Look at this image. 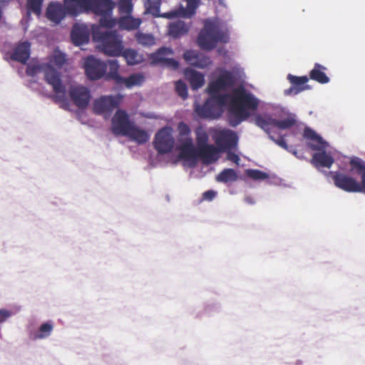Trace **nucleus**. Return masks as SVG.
<instances>
[{"mask_svg":"<svg viewBox=\"0 0 365 365\" xmlns=\"http://www.w3.org/2000/svg\"><path fill=\"white\" fill-rule=\"evenodd\" d=\"M245 78V72L239 66H234L231 71H222L207 88L210 98L202 106L195 104L196 113L203 118H217L222 114L225 106H227L228 122L232 127L237 126L250 116L249 110H256L259 103V100L243 87H234Z\"/></svg>","mask_w":365,"mask_h":365,"instance_id":"obj_1","label":"nucleus"},{"mask_svg":"<svg viewBox=\"0 0 365 365\" xmlns=\"http://www.w3.org/2000/svg\"><path fill=\"white\" fill-rule=\"evenodd\" d=\"M230 41V28L227 24L220 19H207L203 21L197 43L205 51L214 49L218 43H227Z\"/></svg>","mask_w":365,"mask_h":365,"instance_id":"obj_2","label":"nucleus"},{"mask_svg":"<svg viewBox=\"0 0 365 365\" xmlns=\"http://www.w3.org/2000/svg\"><path fill=\"white\" fill-rule=\"evenodd\" d=\"M26 74L31 77H35L39 73H43L46 83L50 85L55 96L54 101L56 103H61V107L66 109L68 104L66 98V88L63 84L61 75L50 64L41 63H29L26 67Z\"/></svg>","mask_w":365,"mask_h":365,"instance_id":"obj_3","label":"nucleus"},{"mask_svg":"<svg viewBox=\"0 0 365 365\" xmlns=\"http://www.w3.org/2000/svg\"><path fill=\"white\" fill-rule=\"evenodd\" d=\"M304 137L309 140L308 146L317 150L312 155V163L319 170L322 168H330L333 165L334 160L329 150V144L323 140L314 130L310 128H305L304 130Z\"/></svg>","mask_w":365,"mask_h":365,"instance_id":"obj_4","label":"nucleus"},{"mask_svg":"<svg viewBox=\"0 0 365 365\" xmlns=\"http://www.w3.org/2000/svg\"><path fill=\"white\" fill-rule=\"evenodd\" d=\"M93 38L99 50L106 55L118 56L123 53V37L116 31H94Z\"/></svg>","mask_w":365,"mask_h":365,"instance_id":"obj_5","label":"nucleus"},{"mask_svg":"<svg viewBox=\"0 0 365 365\" xmlns=\"http://www.w3.org/2000/svg\"><path fill=\"white\" fill-rule=\"evenodd\" d=\"M115 3L112 0H88V11L101 16L99 24L103 28H113L115 20L112 18Z\"/></svg>","mask_w":365,"mask_h":365,"instance_id":"obj_6","label":"nucleus"},{"mask_svg":"<svg viewBox=\"0 0 365 365\" xmlns=\"http://www.w3.org/2000/svg\"><path fill=\"white\" fill-rule=\"evenodd\" d=\"M297 122L296 115L294 113H288L287 116L280 120H276L269 116L257 115L255 118V123L261 128L267 134L273 128H277L280 130L288 129L295 125Z\"/></svg>","mask_w":365,"mask_h":365,"instance_id":"obj_7","label":"nucleus"},{"mask_svg":"<svg viewBox=\"0 0 365 365\" xmlns=\"http://www.w3.org/2000/svg\"><path fill=\"white\" fill-rule=\"evenodd\" d=\"M324 174L332 179L336 187L347 192H361V184L354 178L341 172H324Z\"/></svg>","mask_w":365,"mask_h":365,"instance_id":"obj_8","label":"nucleus"},{"mask_svg":"<svg viewBox=\"0 0 365 365\" xmlns=\"http://www.w3.org/2000/svg\"><path fill=\"white\" fill-rule=\"evenodd\" d=\"M153 144L160 154L171 152L175 145L173 130L168 127L160 129L155 135Z\"/></svg>","mask_w":365,"mask_h":365,"instance_id":"obj_9","label":"nucleus"},{"mask_svg":"<svg viewBox=\"0 0 365 365\" xmlns=\"http://www.w3.org/2000/svg\"><path fill=\"white\" fill-rule=\"evenodd\" d=\"M121 99L122 96L120 95L101 96L94 101L93 111L96 114L110 115L111 112L118 107Z\"/></svg>","mask_w":365,"mask_h":365,"instance_id":"obj_10","label":"nucleus"},{"mask_svg":"<svg viewBox=\"0 0 365 365\" xmlns=\"http://www.w3.org/2000/svg\"><path fill=\"white\" fill-rule=\"evenodd\" d=\"M135 123L123 110L118 109L111 120V130L116 135L124 136Z\"/></svg>","mask_w":365,"mask_h":365,"instance_id":"obj_11","label":"nucleus"},{"mask_svg":"<svg viewBox=\"0 0 365 365\" xmlns=\"http://www.w3.org/2000/svg\"><path fill=\"white\" fill-rule=\"evenodd\" d=\"M69 96L73 103L81 109L88 106L91 98L89 89L81 85L71 86Z\"/></svg>","mask_w":365,"mask_h":365,"instance_id":"obj_12","label":"nucleus"},{"mask_svg":"<svg viewBox=\"0 0 365 365\" xmlns=\"http://www.w3.org/2000/svg\"><path fill=\"white\" fill-rule=\"evenodd\" d=\"M84 68L90 79L96 80L105 74L106 65L94 56H90L85 59Z\"/></svg>","mask_w":365,"mask_h":365,"instance_id":"obj_13","label":"nucleus"},{"mask_svg":"<svg viewBox=\"0 0 365 365\" xmlns=\"http://www.w3.org/2000/svg\"><path fill=\"white\" fill-rule=\"evenodd\" d=\"M180 150V158L185 160L189 167L195 166L198 159V148L194 146L192 138L185 139Z\"/></svg>","mask_w":365,"mask_h":365,"instance_id":"obj_14","label":"nucleus"},{"mask_svg":"<svg viewBox=\"0 0 365 365\" xmlns=\"http://www.w3.org/2000/svg\"><path fill=\"white\" fill-rule=\"evenodd\" d=\"M187 3L186 7L180 5L178 9L163 13L164 18L171 19L177 16L191 18L196 12L201 0H185Z\"/></svg>","mask_w":365,"mask_h":365,"instance_id":"obj_15","label":"nucleus"},{"mask_svg":"<svg viewBox=\"0 0 365 365\" xmlns=\"http://www.w3.org/2000/svg\"><path fill=\"white\" fill-rule=\"evenodd\" d=\"M216 144L222 150L235 148L237 144L238 137L235 132L231 130H221L215 135Z\"/></svg>","mask_w":365,"mask_h":365,"instance_id":"obj_16","label":"nucleus"},{"mask_svg":"<svg viewBox=\"0 0 365 365\" xmlns=\"http://www.w3.org/2000/svg\"><path fill=\"white\" fill-rule=\"evenodd\" d=\"M187 63L200 68H205L212 64L210 58L205 54L194 50H187L183 54Z\"/></svg>","mask_w":365,"mask_h":365,"instance_id":"obj_17","label":"nucleus"},{"mask_svg":"<svg viewBox=\"0 0 365 365\" xmlns=\"http://www.w3.org/2000/svg\"><path fill=\"white\" fill-rule=\"evenodd\" d=\"M71 37L73 44L76 46L86 44L90 38L88 28L85 24H74L71 31Z\"/></svg>","mask_w":365,"mask_h":365,"instance_id":"obj_18","label":"nucleus"},{"mask_svg":"<svg viewBox=\"0 0 365 365\" xmlns=\"http://www.w3.org/2000/svg\"><path fill=\"white\" fill-rule=\"evenodd\" d=\"M67 14L64 4L58 2H51L46 11V17L55 24H58Z\"/></svg>","mask_w":365,"mask_h":365,"instance_id":"obj_19","label":"nucleus"},{"mask_svg":"<svg viewBox=\"0 0 365 365\" xmlns=\"http://www.w3.org/2000/svg\"><path fill=\"white\" fill-rule=\"evenodd\" d=\"M63 4L67 14L71 16L88 11V0H63Z\"/></svg>","mask_w":365,"mask_h":365,"instance_id":"obj_20","label":"nucleus"},{"mask_svg":"<svg viewBox=\"0 0 365 365\" xmlns=\"http://www.w3.org/2000/svg\"><path fill=\"white\" fill-rule=\"evenodd\" d=\"M54 328L53 322L48 321L42 323L39 327L29 332V338L32 341H38L48 339L52 334Z\"/></svg>","mask_w":365,"mask_h":365,"instance_id":"obj_21","label":"nucleus"},{"mask_svg":"<svg viewBox=\"0 0 365 365\" xmlns=\"http://www.w3.org/2000/svg\"><path fill=\"white\" fill-rule=\"evenodd\" d=\"M198 158L205 164H211L218 160V150L212 145H206L198 148Z\"/></svg>","mask_w":365,"mask_h":365,"instance_id":"obj_22","label":"nucleus"},{"mask_svg":"<svg viewBox=\"0 0 365 365\" xmlns=\"http://www.w3.org/2000/svg\"><path fill=\"white\" fill-rule=\"evenodd\" d=\"M124 136L138 144H144L150 139L148 133L145 130L137 126L135 123Z\"/></svg>","mask_w":365,"mask_h":365,"instance_id":"obj_23","label":"nucleus"},{"mask_svg":"<svg viewBox=\"0 0 365 365\" xmlns=\"http://www.w3.org/2000/svg\"><path fill=\"white\" fill-rule=\"evenodd\" d=\"M31 45L28 41L19 44L11 56V58L25 63L30 56Z\"/></svg>","mask_w":365,"mask_h":365,"instance_id":"obj_24","label":"nucleus"},{"mask_svg":"<svg viewBox=\"0 0 365 365\" xmlns=\"http://www.w3.org/2000/svg\"><path fill=\"white\" fill-rule=\"evenodd\" d=\"M185 76L190 83L193 90H197L202 87L205 83L204 75L192 68H187L185 71Z\"/></svg>","mask_w":365,"mask_h":365,"instance_id":"obj_25","label":"nucleus"},{"mask_svg":"<svg viewBox=\"0 0 365 365\" xmlns=\"http://www.w3.org/2000/svg\"><path fill=\"white\" fill-rule=\"evenodd\" d=\"M142 24L140 18H135L131 14L122 16L119 18V26L125 30L132 31L137 29Z\"/></svg>","mask_w":365,"mask_h":365,"instance_id":"obj_26","label":"nucleus"},{"mask_svg":"<svg viewBox=\"0 0 365 365\" xmlns=\"http://www.w3.org/2000/svg\"><path fill=\"white\" fill-rule=\"evenodd\" d=\"M326 70L327 68L325 66L316 63L309 73L310 78L322 84L328 83L330 79L324 73Z\"/></svg>","mask_w":365,"mask_h":365,"instance_id":"obj_27","label":"nucleus"},{"mask_svg":"<svg viewBox=\"0 0 365 365\" xmlns=\"http://www.w3.org/2000/svg\"><path fill=\"white\" fill-rule=\"evenodd\" d=\"M189 29V26L184 21H177L170 24L168 31L171 36L178 38L186 34L188 32Z\"/></svg>","mask_w":365,"mask_h":365,"instance_id":"obj_28","label":"nucleus"},{"mask_svg":"<svg viewBox=\"0 0 365 365\" xmlns=\"http://www.w3.org/2000/svg\"><path fill=\"white\" fill-rule=\"evenodd\" d=\"M121 54L129 65L133 66L139 64L143 60V56L140 54L136 50L133 48H128L125 50L123 49Z\"/></svg>","mask_w":365,"mask_h":365,"instance_id":"obj_29","label":"nucleus"},{"mask_svg":"<svg viewBox=\"0 0 365 365\" xmlns=\"http://www.w3.org/2000/svg\"><path fill=\"white\" fill-rule=\"evenodd\" d=\"M145 14H150L155 17H164L160 13V0H143Z\"/></svg>","mask_w":365,"mask_h":365,"instance_id":"obj_30","label":"nucleus"},{"mask_svg":"<svg viewBox=\"0 0 365 365\" xmlns=\"http://www.w3.org/2000/svg\"><path fill=\"white\" fill-rule=\"evenodd\" d=\"M66 61V58L65 53L59 50H54L47 63L50 64L52 68H53V66L61 68Z\"/></svg>","mask_w":365,"mask_h":365,"instance_id":"obj_31","label":"nucleus"},{"mask_svg":"<svg viewBox=\"0 0 365 365\" xmlns=\"http://www.w3.org/2000/svg\"><path fill=\"white\" fill-rule=\"evenodd\" d=\"M237 179V175L235 170L232 168L224 169L216 176L217 182L227 183L228 182H235Z\"/></svg>","mask_w":365,"mask_h":365,"instance_id":"obj_32","label":"nucleus"},{"mask_svg":"<svg viewBox=\"0 0 365 365\" xmlns=\"http://www.w3.org/2000/svg\"><path fill=\"white\" fill-rule=\"evenodd\" d=\"M135 38L138 43L144 47H149L153 46L155 43V39L154 36L149 34L138 32L135 34Z\"/></svg>","mask_w":365,"mask_h":365,"instance_id":"obj_33","label":"nucleus"},{"mask_svg":"<svg viewBox=\"0 0 365 365\" xmlns=\"http://www.w3.org/2000/svg\"><path fill=\"white\" fill-rule=\"evenodd\" d=\"M108 64L109 67V76L114 79L118 83H122L123 81V78L120 77L118 73L119 64L117 60H109L108 61Z\"/></svg>","mask_w":365,"mask_h":365,"instance_id":"obj_34","label":"nucleus"},{"mask_svg":"<svg viewBox=\"0 0 365 365\" xmlns=\"http://www.w3.org/2000/svg\"><path fill=\"white\" fill-rule=\"evenodd\" d=\"M173 50L170 48L162 47L153 54V60L156 63H163L166 58L172 56Z\"/></svg>","mask_w":365,"mask_h":365,"instance_id":"obj_35","label":"nucleus"},{"mask_svg":"<svg viewBox=\"0 0 365 365\" xmlns=\"http://www.w3.org/2000/svg\"><path fill=\"white\" fill-rule=\"evenodd\" d=\"M118 11L121 15H130L133 10V0H119L117 4Z\"/></svg>","mask_w":365,"mask_h":365,"instance_id":"obj_36","label":"nucleus"},{"mask_svg":"<svg viewBox=\"0 0 365 365\" xmlns=\"http://www.w3.org/2000/svg\"><path fill=\"white\" fill-rule=\"evenodd\" d=\"M144 81V76L142 74H133L127 78H123V81L121 83L130 88L135 86H140Z\"/></svg>","mask_w":365,"mask_h":365,"instance_id":"obj_37","label":"nucleus"},{"mask_svg":"<svg viewBox=\"0 0 365 365\" xmlns=\"http://www.w3.org/2000/svg\"><path fill=\"white\" fill-rule=\"evenodd\" d=\"M195 134L198 148L206 145H208V135L206 131L202 127H198L196 128Z\"/></svg>","mask_w":365,"mask_h":365,"instance_id":"obj_38","label":"nucleus"},{"mask_svg":"<svg viewBox=\"0 0 365 365\" xmlns=\"http://www.w3.org/2000/svg\"><path fill=\"white\" fill-rule=\"evenodd\" d=\"M287 79L292 83V85L296 88L305 87L307 86L305 84L309 81V78L306 76H296L292 74H289L287 76Z\"/></svg>","mask_w":365,"mask_h":365,"instance_id":"obj_39","label":"nucleus"},{"mask_svg":"<svg viewBox=\"0 0 365 365\" xmlns=\"http://www.w3.org/2000/svg\"><path fill=\"white\" fill-rule=\"evenodd\" d=\"M43 0H27V6L29 11H31L36 15H39L41 11Z\"/></svg>","mask_w":365,"mask_h":365,"instance_id":"obj_40","label":"nucleus"},{"mask_svg":"<svg viewBox=\"0 0 365 365\" xmlns=\"http://www.w3.org/2000/svg\"><path fill=\"white\" fill-rule=\"evenodd\" d=\"M246 173L248 177L254 180H262L268 178L269 177L267 173L259 170L248 169L246 170Z\"/></svg>","mask_w":365,"mask_h":365,"instance_id":"obj_41","label":"nucleus"},{"mask_svg":"<svg viewBox=\"0 0 365 365\" xmlns=\"http://www.w3.org/2000/svg\"><path fill=\"white\" fill-rule=\"evenodd\" d=\"M175 91L179 96L185 99L187 97V85L181 80L175 83Z\"/></svg>","mask_w":365,"mask_h":365,"instance_id":"obj_42","label":"nucleus"},{"mask_svg":"<svg viewBox=\"0 0 365 365\" xmlns=\"http://www.w3.org/2000/svg\"><path fill=\"white\" fill-rule=\"evenodd\" d=\"M352 168H358L361 171V174L365 170V163L359 158H353L350 160Z\"/></svg>","mask_w":365,"mask_h":365,"instance_id":"obj_43","label":"nucleus"},{"mask_svg":"<svg viewBox=\"0 0 365 365\" xmlns=\"http://www.w3.org/2000/svg\"><path fill=\"white\" fill-rule=\"evenodd\" d=\"M309 88H310L309 86H306L305 87H299V88H296L294 86H292L289 88L286 89L284 91V94L287 95H287H291L292 93L294 94V95H297V94L301 93L302 91H304L305 90H308Z\"/></svg>","mask_w":365,"mask_h":365,"instance_id":"obj_44","label":"nucleus"},{"mask_svg":"<svg viewBox=\"0 0 365 365\" xmlns=\"http://www.w3.org/2000/svg\"><path fill=\"white\" fill-rule=\"evenodd\" d=\"M269 137L271 140L275 142L276 144L279 145L280 147L284 148L285 150H288V145L286 143L285 140L282 138H278L277 139H275L273 135L271 134V130H269Z\"/></svg>","mask_w":365,"mask_h":365,"instance_id":"obj_45","label":"nucleus"},{"mask_svg":"<svg viewBox=\"0 0 365 365\" xmlns=\"http://www.w3.org/2000/svg\"><path fill=\"white\" fill-rule=\"evenodd\" d=\"M12 316V312L6 309H0V324L4 322Z\"/></svg>","mask_w":365,"mask_h":365,"instance_id":"obj_46","label":"nucleus"},{"mask_svg":"<svg viewBox=\"0 0 365 365\" xmlns=\"http://www.w3.org/2000/svg\"><path fill=\"white\" fill-rule=\"evenodd\" d=\"M163 63L165 66L170 67L173 69H177L179 66L178 62L172 58H166V59Z\"/></svg>","mask_w":365,"mask_h":365,"instance_id":"obj_47","label":"nucleus"},{"mask_svg":"<svg viewBox=\"0 0 365 365\" xmlns=\"http://www.w3.org/2000/svg\"><path fill=\"white\" fill-rule=\"evenodd\" d=\"M217 195V192L214 190H207L203 193V199L207 201L212 200Z\"/></svg>","mask_w":365,"mask_h":365,"instance_id":"obj_48","label":"nucleus"},{"mask_svg":"<svg viewBox=\"0 0 365 365\" xmlns=\"http://www.w3.org/2000/svg\"><path fill=\"white\" fill-rule=\"evenodd\" d=\"M227 160L234 162L237 165L239 164V161L240 160L239 156L237 155H236L235 153H232V151L227 152Z\"/></svg>","mask_w":365,"mask_h":365,"instance_id":"obj_49","label":"nucleus"},{"mask_svg":"<svg viewBox=\"0 0 365 365\" xmlns=\"http://www.w3.org/2000/svg\"><path fill=\"white\" fill-rule=\"evenodd\" d=\"M180 133L182 135H188L190 133V128L185 124L181 123L180 125Z\"/></svg>","mask_w":365,"mask_h":365,"instance_id":"obj_50","label":"nucleus"},{"mask_svg":"<svg viewBox=\"0 0 365 365\" xmlns=\"http://www.w3.org/2000/svg\"><path fill=\"white\" fill-rule=\"evenodd\" d=\"M245 202L250 205H254L255 204V201L253 197L251 196H246L245 197Z\"/></svg>","mask_w":365,"mask_h":365,"instance_id":"obj_51","label":"nucleus"},{"mask_svg":"<svg viewBox=\"0 0 365 365\" xmlns=\"http://www.w3.org/2000/svg\"><path fill=\"white\" fill-rule=\"evenodd\" d=\"M287 150L293 153V155H294L297 158H300V157L297 155V152L294 149L289 148Z\"/></svg>","mask_w":365,"mask_h":365,"instance_id":"obj_52","label":"nucleus"},{"mask_svg":"<svg viewBox=\"0 0 365 365\" xmlns=\"http://www.w3.org/2000/svg\"><path fill=\"white\" fill-rule=\"evenodd\" d=\"M279 180V178H275V180H269V182L270 184L277 185V184H278V180Z\"/></svg>","mask_w":365,"mask_h":365,"instance_id":"obj_53","label":"nucleus"},{"mask_svg":"<svg viewBox=\"0 0 365 365\" xmlns=\"http://www.w3.org/2000/svg\"><path fill=\"white\" fill-rule=\"evenodd\" d=\"M218 3L220 5H221L222 6H224L225 7L226 6V4H225V0H218Z\"/></svg>","mask_w":365,"mask_h":365,"instance_id":"obj_54","label":"nucleus"}]
</instances>
